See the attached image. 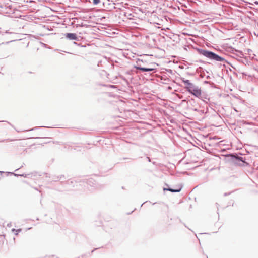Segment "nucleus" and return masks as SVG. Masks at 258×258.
Here are the masks:
<instances>
[{
  "label": "nucleus",
  "mask_w": 258,
  "mask_h": 258,
  "mask_svg": "<svg viewBox=\"0 0 258 258\" xmlns=\"http://www.w3.org/2000/svg\"><path fill=\"white\" fill-rule=\"evenodd\" d=\"M134 67L143 72L152 71L156 69L155 63H147L146 59L138 58L136 60V64Z\"/></svg>",
  "instance_id": "nucleus-1"
},
{
  "label": "nucleus",
  "mask_w": 258,
  "mask_h": 258,
  "mask_svg": "<svg viewBox=\"0 0 258 258\" xmlns=\"http://www.w3.org/2000/svg\"><path fill=\"white\" fill-rule=\"evenodd\" d=\"M199 53L203 55L209 59L214 60L217 61H223L225 59L211 51L206 50V49H198Z\"/></svg>",
  "instance_id": "nucleus-2"
},
{
  "label": "nucleus",
  "mask_w": 258,
  "mask_h": 258,
  "mask_svg": "<svg viewBox=\"0 0 258 258\" xmlns=\"http://www.w3.org/2000/svg\"><path fill=\"white\" fill-rule=\"evenodd\" d=\"M183 82L184 84L186 85V87L188 92L197 97L201 95V90L197 87H195V85L191 83L189 80H183Z\"/></svg>",
  "instance_id": "nucleus-3"
},
{
  "label": "nucleus",
  "mask_w": 258,
  "mask_h": 258,
  "mask_svg": "<svg viewBox=\"0 0 258 258\" xmlns=\"http://www.w3.org/2000/svg\"><path fill=\"white\" fill-rule=\"evenodd\" d=\"M65 36L70 40H76L77 39L76 34L75 33H67L65 34Z\"/></svg>",
  "instance_id": "nucleus-4"
},
{
  "label": "nucleus",
  "mask_w": 258,
  "mask_h": 258,
  "mask_svg": "<svg viewBox=\"0 0 258 258\" xmlns=\"http://www.w3.org/2000/svg\"><path fill=\"white\" fill-rule=\"evenodd\" d=\"M180 189H181L180 188H179L178 189H171V188H169L167 190L169 191H170L171 192H179L180 190Z\"/></svg>",
  "instance_id": "nucleus-5"
},
{
  "label": "nucleus",
  "mask_w": 258,
  "mask_h": 258,
  "mask_svg": "<svg viewBox=\"0 0 258 258\" xmlns=\"http://www.w3.org/2000/svg\"><path fill=\"white\" fill-rule=\"evenodd\" d=\"M100 2V0H93V3L94 5H97Z\"/></svg>",
  "instance_id": "nucleus-6"
},
{
  "label": "nucleus",
  "mask_w": 258,
  "mask_h": 258,
  "mask_svg": "<svg viewBox=\"0 0 258 258\" xmlns=\"http://www.w3.org/2000/svg\"><path fill=\"white\" fill-rule=\"evenodd\" d=\"M235 51L236 52H239V51H238V50H236V49H235Z\"/></svg>",
  "instance_id": "nucleus-7"
}]
</instances>
